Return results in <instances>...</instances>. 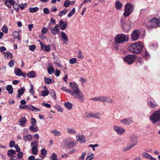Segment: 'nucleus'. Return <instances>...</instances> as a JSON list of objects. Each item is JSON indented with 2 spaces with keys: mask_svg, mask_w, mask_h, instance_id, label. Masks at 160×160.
I'll return each instance as SVG.
<instances>
[{
  "mask_svg": "<svg viewBox=\"0 0 160 160\" xmlns=\"http://www.w3.org/2000/svg\"><path fill=\"white\" fill-rule=\"evenodd\" d=\"M85 116L88 118H94V113L90 112H86L85 113Z\"/></svg>",
  "mask_w": 160,
  "mask_h": 160,
  "instance_id": "obj_28",
  "label": "nucleus"
},
{
  "mask_svg": "<svg viewBox=\"0 0 160 160\" xmlns=\"http://www.w3.org/2000/svg\"><path fill=\"white\" fill-rule=\"evenodd\" d=\"M90 99L92 100L97 102H104L107 101L109 103H113L114 102L113 100L110 99L108 97L105 96H99L92 98Z\"/></svg>",
  "mask_w": 160,
  "mask_h": 160,
  "instance_id": "obj_4",
  "label": "nucleus"
},
{
  "mask_svg": "<svg viewBox=\"0 0 160 160\" xmlns=\"http://www.w3.org/2000/svg\"><path fill=\"white\" fill-rule=\"evenodd\" d=\"M51 132L55 137L61 136L62 135V133L55 129H52L51 131Z\"/></svg>",
  "mask_w": 160,
  "mask_h": 160,
  "instance_id": "obj_20",
  "label": "nucleus"
},
{
  "mask_svg": "<svg viewBox=\"0 0 160 160\" xmlns=\"http://www.w3.org/2000/svg\"><path fill=\"white\" fill-rule=\"evenodd\" d=\"M133 147L131 145L129 146H127L123 148L122 151L123 152H125L128 150H130L131 148H132Z\"/></svg>",
  "mask_w": 160,
  "mask_h": 160,
  "instance_id": "obj_35",
  "label": "nucleus"
},
{
  "mask_svg": "<svg viewBox=\"0 0 160 160\" xmlns=\"http://www.w3.org/2000/svg\"><path fill=\"white\" fill-rule=\"evenodd\" d=\"M70 64H73L77 63V59L75 58H72L69 60Z\"/></svg>",
  "mask_w": 160,
  "mask_h": 160,
  "instance_id": "obj_50",
  "label": "nucleus"
},
{
  "mask_svg": "<svg viewBox=\"0 0 160 160\" xmlns=\"http://www.w3.org/2000/svg\"><path fill=\"white\" fill-rule=\"evenodd\" d=\"M113 129L119 135H121L125 132L124 129L121 126H118L114 125L113 126Z\"/></svg>",
  "mask_w": 160,
  "mask_h": 160,
  "instance_id": "obj_9",
  "label": "nucleus"
},
{
  "mask_svg": "<svg viewBox=\"0 0 160 160\" xmlns=\"http://www.w3.org/2000/svg\"><path fill=\"white\" fill-rule=\"evenodd\" d=\"M15 144V142L13 140H11L9 143V146L11 148H12Z\"/></svg>",
  "mask_w": 160,
  "mask_h": 160,
  "instance_id": "obj_61",
  "label": "nucleus"
},
{
  "mask_svg": "<svg viewBox=\"0 0 160 160\" xmlns=\"http://www.w3.org/2000/svg\"><path fill=\"white\" fill-rule=\"evenodd\" d=\"M23 153L22 152H19L17 154V158L18 160H24L22 158L23 157Z\"/></svg>",
  "mask_w": 160,
  "mask_h": 160,
  "instance_id": "obj_37",
  "label": "nucleus"
},
{
  "mask_svg": "<svg viewBox=\"0 0 160 160\" xmlns=\"http://www.w3.org/2000/svg\"><path fill=\"white\" fill-rule=\"evenodd\" d=\"M45 82L47 84H49L52 82V80L51 79L48 78H44Z\"/></svg>",
  "mask_w": 160,
  "mask_h": 160,
  "instance_id": "obj_46",
  "label": "nucleus"
},
{
  "mask_svg": "<svg viewBox=\"0 0 160 160\" xmlns=\"http://www.w3.org/2000/svg\"><path fill=\"white\" fill-rule=\"evenodd\" d=\"M48 31V29L44 27H43L42 30V34H45Z\"/></svg>",
  "mask_w": 160,
  "mask_h": 160,
  "instance_id": "obj_59",
  "label": "nucleus"
},
{
  "mask_svg": "<svg viewBox=\"0 0 160 160\" xmlns=\"http://www.w3.org/2000/svg\"><path fill=\"white\" fill-rule=\"evenodd\" d=\"M42 105L44 106H45L48 108H50L51 107V105L48 103H45V102H43L42 103Z\"/></svg>",
  "mask_w": 160,
  "mask_h": 160,
  "instance_id": "obj_62",
  "label": "nucleus"
},
{
  "mask_svg": "<svg viewBox=\"0 0 160 160\" xmlns=\"http://www.w3.org/2000/svg\"><path fill=\"white\" fill-rule=\"evenodd\" d=\"M78 57L80 59L82 58L83 56L82 55V52L80 51H79L78 53Z\"/></svg>",
  "mask_w": 160,
  "mask_h": 160,
  "instance_id": "obj_64",
  "label": "nucleus"
},
{
  "mask_svg": "<svg viewBox=\"0 0 160 160\" xmlns=\"http://www.w3.org/2000/svg\"><path fill=\"white\" fill-rule=\"evenodd\" d=\"M3 53L7 58L11 59L12 58V53L9 52H3Z\"/></svg>",
  "mask_w": 160,
  "mask_h": 160,
  "instance_id": "obj_32",
  "label": "nucleus"
},
{
  "mask_svg": "<svg viewBox=\"0 0 160 160\" xmlns=\"http://www.w3.org/2000/svg\"><path fill=\"white\" fill-rule=\"evenodd\" d=\"M148 104L149 106L152 108H154L157 106L156 104L154 103L153 100L151 98L150 99L148 102Z\"/></svg>",
  "mask_w": 160,
  "mask_h": 160,
  "instance_id": "obj_25",
  "label": "nucleus"
},
{
  "mask_svg": "<svg viewBox=\"0 0 160 160\" xmlns=\"http://www.w3.org/2000/svg\"><path fill=\"white\" fill-rule=\"evenodd\" d=\"M67 12V11L65 9H64L63 10L60 12L58 13V16L60 17H62L64 15H65Z\"/></svg>",
  "mask_w": 160,
  "mask_h": 160,
  "instance_id": "obj_38",
  "label": "nucleus"
},
{
  "mask_svg": "<svg viewBox=\"0 0 160 160\" xmlns=\"http://www.w3.org/2000/svg\"><path fill=\"white\" fill-rule=\"evenodd\" d=\"M91 155H90L87 157L86 160H92L94 157V155L92 154Z\"/></svg>",
  "mask_w": 160,
  "mask_h": 160,
  "instance_id": "obj_60",
  "label": "nucleus"
},
{
  "mask_svg": "<svg viewBox=\"0 0 160 160\" xmlns=\"http://www.w3.org/2000/svg\"><path fill=\"white\" fill-rule=\"evenodd\" d=\"M34 125H31L30 126L29 129V130L32 131L33 132H36L38 130V128L37 127H34L33 126Z\"/></svg>",
  "mask_w": 160,
  "mask_h": 160,
  "instance_id": "obj_34",
  "label": "nucleus"
},
{
  "mask_svg": "<svg viewBox=\"0 0 160 160\" xmlns=\"http://www.w3.org/2000/svg\"><path fill=\"white\" fill-rule=\"evenodd\" d=\"M131 25V22L129 21H127L122 24V26L125 30L127 31L130 29Z\"/></svg>",
  "mask_w": 160,
  "mask_h": 160,
  "instance_id": "obj_14",
  "label": "nucleus"
},
{
  "mask_svg": "<svg viewBox=\"0 0 160 160\" xmlns=\"http://www.w3.org/2000/svg\"><path fill=\"white\" fill-rule=\"evenodd\" d=\"M48 72L49 74H52L54 72V70L53 68L52 67H50L48 68Z\"/></svg>",
  "mask_w": 160,
  "mask_h": 160,
  "instance_id": "obj_47",
  "label": "nucleus"
},
{
  "mask_svg": "<svg viewBox=\"0 0 160 160\" xmlns=\"http://www.w3.org/2000/svg\"><path fill=\"white\" fill-rule=\"evenodd\" d=\"M120 122L122 124L128 126L132 123L133 121L132 118H130L122 119L120 120Z\"/></svg>",
  "mask_w": 160,
  "mask_h": 160,
  "instance_id": "obj_13",
  "label": "nucleus"
},
{
  "mask_svg": "<svg viewBox=\"0 0 160 160\" xmlns=\"http://www.w3.org/2000/svg\"><path fill=\"white\" fill-rule=\"evenodd\" d=\"M36 73L33 71H32L29 72L27 76L30 78H34L36 76Z\"/></svg>",
  "mask_w": 160,
  "mask_h": 160,
  "instance_id": "obj_30",
  "label": "nucleus"
},
{
  "mask_svg": "<svg viewBox=\"0 0 160 160\" xmlns=\"http://www.w3.org/2000/svg\"><path fill=\"white\" fill-rule=\"evenodd\" d=\"M61 89L63 91H65L66 92H68L69 94H71V93L72 92V90H69L68 88H67L66 87H62L61 88Z\"/></svg>",
  "mask_w": 160,
  "mask_h": 160,
  "instance_id": "obj_41",
  "label": "nucleus"
},
{
  "mask_svg": "<svg viewBox=\"0 0 160 160\" xmlns=\"http://www.w3.org/2000/svg\"><path fill=\"white\" fill-rule=\"evenodd\" d=\"M48 28L51 31L52 34L54 35L58 34L60 31V29L59 28V25L58 24H56L53 28L48 27Z\"/></svg>",
  "mask_w": 160,
  "mask_h": 160,
  "instance_id": "obj_10",
  "label": "nucleus"
},
{
  "mask_svg": "<svg viewBox=\"0 0 160 160\" xmlns=\"http://www.w3.org/2000/svg\"><path fill=\"white\" fill-rule=\"evenodd\" d=\"M150 119L153 123L160 120V110H157L150 117Z\"/></svg>",
  "mask_w": 160,
  "mask_h": 160,
  "instance_id": "obj_7",
  "label": "nucleus"
},
{
  "mask_svg": "<svg viewBox=\"0 0 160 160\" xmlns=\"http://www.w3.org/2000/svg\"><path fill=\"white\" fill-rule=\"evenodd\" d=\"M31 147L32 148L34 147H36L38 146V142L35 141L34 142H32L31 144Z\"/></svg>",
  "mask_w": 160,
  "mask_h": 160,
  "instance_id": "obj_52",
  "label": "nucleus"
},
{
  "mask_svg": "<svg viewBox=\"0 0 160 160\" xmlns=\"http://www.w3.org/2000/svg\"><path fill=\"white\" fill-rule=\"evenodd\" d=\"M26 109H29L31 111H34L35 112L39 111H40V109H39L34 107L30 105H26Z\"/></svg>",
  "mask_w": 160,
  "mask_h": 160,
  "instance_id": "obj_18",
  "label": "nucleus"
},
{
  "mask_svg": "<svg viewBox=\"0 0 160 160\" xmlns=\"http://www.w3.org/2000/svg\"><path fill=\"white\" fill-rule=\"evenodd\" d=\"M50 158L51 160H57V155L54 152L52 153Z\"/></svg>",
  "mask_w": 160,
  "mask_h": 160,
  "instance_id": "obj_48",
  "label": "nucleus"
},
{
  "mask_svg": "<svg viewBox=\"0 0 160 160\" xmlns=\"http://www.w3.org/2000/svg\"><path fill=\"white\" fill-rule=\"evenodd\" d=\"M36 47L35 45H30L29 46V48L30 50L32 51H34L35 48Z\"/></svg>",
  "mask_w": 160,
  "mask_h": 160,
  "instance_id": "obj_56",
  "label": "nucleus"
},
{
  "mask_svg": "<svg viewBox=\"0 0 160 160\" xmlns=\"http://www.w3.org/2000/svg\"><path fill=\"white\" fill-rule=\"evenodd\" d=\"M70 86L72 90L71 95L74 99H77L82 103L85 101V98L83 92L79 89L78 84L75 82H70Z\"/></svg>",
  "mask_w": 160,
  "mask_h": 160,
  "instance_id": "obj_1",
  "label": "nucleus"
},
{
  "mask_svg": "<svg viewBox=\"0 0 160 160\" xmlns=\"http://www.w3.org/2000/svg\"><path fill=\"white\" fill-rule=\"evenodd\" d=\"M6 89L10 94H12L13 92V89L11 85H8L6 87Z\"/></svg>",
  "mask_w": 160,
  "mask_h": 160,
  "instance_id": "obj_23",
  "label": "nucleus"
},
{
  "mask_svg": "<svg viewBox=\"0 0 160 160\" xmlns=\"http://www.w3.org/2000/svg\"><path fill=\"white\" fill-rule=\"evenodd\" d=\"M2 30L5 33H7L8 32V28L7 26L5 25H4L2 28Z\"/></svg>",
  "mask_w": 160,
  "mask_h": 160,
  "instance_id": "obj_42",
  "label": "nucleus"
},
{
  "mask_svg": "<svg viewBox=\"0 0 160 160\" xmlns=\"http://www.w3.org/2000/svg\"><path fill=\"white\" fill-rule=\"evenodd\" d=\"M13 37L16 38H18L19 41L20 40V38L19 37V33L18 31H15L13 33Z\"/></svg>",
  "mask_w": 160,
  "mask_h": 160,
  "instance_id": "obj_33",
  "label": "nucleus"
},
{
  "mask_svg": "<svg viewBox=\"0 0 160 160\" xmlns=\"http://www.w3.org/2000/svg\"><path fill=\"white\" fill-rule=\"evenodd\" d=\"M75 13V8H73L71 11L68 15V18H69L72 16Z\"/></svg>",
  "mask_w": 160,
  "mask_h": 160,
  "instance_id": "obj_45",
  "label": "nucleus"
},
{
  "mask_svg": "<svg viewBox=\"0 0 160 160\" xmlns=\"http://www.w3.org/2000/svg\"><path fill=\"white\" fill-rule=\"evenodd\" d=\"M137 138L133 136L130 137V144L134 147L137 145Z\"/></svg>",
  "mask_w": 160,
  "mask_h": 160,
  "instance_id": "obj_15",
  "label": "nucleus"
},
{
  "mask_svg": "<svg viewBox=\"0 0 160 160\" xmlns=\"http://www.w3.org/2000/svg\"><path fill=\"white\" fill-rule=\"evenodd\" d=\"M148 22L150 23V25L147 26V28H156L159 25V21L156 18H152Z\"/></svg>",
  "mask_w": 160,
  "mask_h": 160,
  "instance_id": "obj_8",
  "label": "nucleus"
},
{
  "mask_svg": "<svg viewBox=\"0 0 160 160\" xmlns=\"http://www.w3.org/2000/svg\"><path fill=\"white\" fill-rule=\"evenodd\" d=\"M24 88L20 89L18 91V94L17 97L18 98H20L21 95H22L24 92Z\"/></svg>",
  "mask_w": 160,
  "mask_h": 160,
  "instance_id": "obj_26",
  "label": "nucleus"
},
{
  "mask_svg": "<svg viewBox=\"0 0 160 160\" xmlns=\"http://www.w3.org/2000/svg\"><path fill=\"white\" fill-rule=\"evenodd\" d=\"M70 2L68 0H66L64 2V6L66 7H68L70 5Z\"/></svg>",
  "mask_w": 160,
  "mask_h": 160,
  "instance_id": "obj_55",
  "label": "nucleus"
},
{
  "mask_svg": "<svg viewBox=\"0 0 160 160\" xmlns=\"http://www.w3.org/2000/svg\"><path fill=\"white\" fill-rule=\"evenodd\" d=\"M60 36L62 40L63 41L64 43L67 44V42L68 40V38L66 33L63 31H61L60 32Z\"/></svg>",
  "mask_w": 160,
  "mask_h": 160,
  "instance_id": "obj_12",
  "label": "nucleus"
},
{
  "mask_svg": "<svg viewBox=\"0 0 160 160\" xmlns=\"http://www.w3.org/2000/svg\"><path fill=\"white\" fill-rule=\"evenodd\" d=\"M22 74V72L21 70L20 69H17L16 73V75L18 76H21Z\"/></svg>",
  "mask_w": 160,
  "mask_h": 160,
  "instance_id": "obj_49",
  "label": "nucleus"
},
{
  "mask_svg": "<svg viewBox=\"0 0 160 160\" xmlns=\"http://www.w3.org/2000/svg\"><path fill=\"white\" fill-rule=\"evenodd\" d=\"M14 61L13 60H11L8 63V65L10 67H13L14 65Z\"/></svg>",
  "mask_w": 160,
  "mask_h": 160,
  "instance_id": "obj_58",
  "label": "nucleus"
},
{
  "mask_svg": "<svg viewBox=\"0 0 160 160\" xmlns=\"http://www.w3.org/2000/svg\"><path fill=\"white\" fill-rule=\"evenodd\" d=\"M67 129L68 133L69 134L74 135L76 133V132L75 129L73 128H68Z\"/></svg>",
  "mask_w": 160,
  "mask_h": 160,
  "instance_id": "obj_22",
  "label": "nucleus"
},
{
  "mask_svg": "<svg viewBox=\"0 0 160 160\" xmlns=\"http://www.w3.org/2000/svg\"><path fill=\"white\" fill-rule=\"evenodd\" d=\"M136 59V57L135 55H128L123 58V60L126 63L129 64H132Z\"/></svg>",
  "mask_w": 160,
  "mask_h": 160,
  "instance_id": "obj_6",
  "label": "nucleus"
},
{
  "mask_svg": "<svg viewBox=\"0 0 160 160\" xmlns=\"http://www.w3.org/2000/svg\"><path fill=\"white\" fill-rule=\"evenodd\" d=\"M144 45L140 41L131 44L128 47V50L131 52L136 54L140 53L143 48Z\"/></svg>",
  "mask_w": 160,
  "mask_h": 160,
  "instance_id": "obj_2",
  "label": "nucleus"
},
{
  "mask_svg": "<svg viewBox=\"0 0 160 160\" xmlns=\"http://www.w3.org/2000/svg\"><path fill=\"white\" fill-rule=\"evenodd\" d=\"M41 153L42 155H45L47 154V151L44 149H42L41 150Z\"/></svg>",
  "mask_w": 160,
  "mask_h": 160,
  "instance_id": "obj_63",
  "label": "nucleus"
},
{
  "mask_svg": "<svg viewBox=\"0 0 160 160\" xmlns=\"http://www.w3.org/2000/svg\"><path fill=\"white\" fill-rule=\"evenodd\" d=\"M101 114L99 112L97 114L94 113V118H96L100 119L101 118Z\"/></svg>",
  "mask_w": 160,
  "mask_h": 160,
  "instance_id": "obj_51",
  "label": "nucleus"
},
{
  "mask_svg": "<svg viewBox=\"0 0 160 160\" xmlns=\"http://www.w3.org/2000/svg\"><path fill=\"white\" fill-rule=\"evenodd\" d=\"M140 32L138 30L134 31L132 34V39L134 41L137 40L140 36Z\"/></svg>",
  "mask_w": 160,
  "mask_h": 160,
  "instance_id": "obj_11",
  "label": "nucleus"
},
{
  "mask_svg": "<svg viewBox=\"0 0 160 160\" xmlns=\"http://www.w3.org/2000/svg\"><path fill=\"white\" fill-rule=\"evenodd\" d=\"M86 155V152H84L78 158V160H84V157Z\"/></svg>",
  "mask_w": 160,
  "mask_h": 160,
  "instance_id": "obj_43",
  "label": "nucleus"
},
{
  "mask_svg": "<svg viewBox=\"0 0 160 160\" xmlns=\"http://www.w3.org/2000/svg\"><path fill=\"white\" fill-rule=\"evenodd\" d=\"M59 26L61 29L62 30H65L67 26V23L65 22H63L62 20H60L59 22Z\"/></svg>",
  "mask_w": 160,
  "mask_h": 160,
  "instance_id": "obj_16",
  "label": "nucleus"
},
{
  "mask_svg": "<svg viewBox=\"0 0 160 160\" xmlns=\"http://www.w3.org/2000/svg\"><path fill=\"white\" fill-rule=\"evenodd\" d=\"M65 145L66 147L68 148H70L74 146L75 144L73 141L66 140L65 142Z\"/></svg>",
  "mask_w": 160,
  "mask_h": 160,
  "instance_id": "obj_19",
  "label": "nucleus"
},
{
  "mask_svg": "<svg viewBox=\"0 0 160 160\" xmlns=\"http://www.w3.org/2000/svg\"><path fill=\"white\" fill-rule=\"evenodd\" d=\"M143 156L144 157L149 159H150V158H151L152 157V156L151 155H150V154H148L147 153H143Z\"/></svg>",
  "mask_w": 160,
  "mask_h": 160,
  "instance_id": "obj_53",
  "label": "nucleus"
},
{
  "mask_svg": "<svg viewBox=\"0 0 160 160\" xmlns=\"http://www.w3.org/2000/svg\"><path fill=\"white\" fill-rule=\"evenodd\" d=\"M134 5L129 3H127L125 6L124 12L123 15L125 17L128 16L133 11Z\"/></svg>",
  "mask_w": 160,
  "mask_h": 160,
  "instance_id": "obj_5",
  "label": "nucleus"
},
{
  "mask_svg": "<svg viewBox=\"0 0 160 160\" xmlns=\"http://www.w3.org/2000/svg\"><path fill=\"white\" fill-rule=\"evenodd\" d=\"M115 6L117 9H120L122 7V4L118 1H117L115 3Z\"/></svg>",
  "mask_w": 160,
  "mask_h": 160,
  "instance_id": "obj_29",
  "label": "nucleus"
},
{
  "mask_svg": "<svg viewBox=\"0 0 160 160\" xmlns=\"http://www.w3.org/2000/svg\"><path fill=\"white\" fill-rule=\"evenodd\" d=\"M49 93V92L48 90H44L43 91L42 94V96H45L47 95Z\"/></svg>",
  "mask_w": 160,
  "mask_h": 160,
  "instance_id": "obj_57",
  "label": "nucleus"
},
{
  "mask_svg": "<svg viewBox=\"0 0 160 160\" xmlns=\"http://www.w3.org/2000/svg\"><path fill=\"white\" fill-rule=\"evenodd\" d=\"M77 140L81 142H85V137L83 135L78 134L76 136Z\"/></svg>",
  "mask_w": 160,
  "mask_h": 160,
  "instance_id": "obj_17",
  "label": "nucleus"
},
{
  "mask_svg": "<svg viewBox=\"0 0 160 160\" xmlns=\"http://www.w3.org/2000/svg\"><path fill=\"white\" fill-rule=\"evenodd\" d=\"M32 153L34 155H37L38 153V149L37 148V147H32Z\"/></svg>",
  "mask_w": 160,
  "mask_h": 160,
  "instance_id": "obj_36",
  "label": "nucleus"
},
{
  "mask_svg": "<svg viewBox=\"0 0 160 160\" xmlns=\"http://www.w3.org/2000/svg\"><path fill=\"white\" fill-rule=\"evenodd\" d=\"M24 140L25 141L30 140L32 139V136L30 135H28L26 136H23Z\"/></svg>",
  "mask_w": 160,
  "mask_h": 160,
  "instance_id": "obj_39",
  "label": "nucleus"
},
{
  "mask_svg": "<svg viewBox=\"0 0 160 160\" xmlns=\"http://www.w3.org/2000/svg\"><path fill=\"white\" fill-rule=\"evenodd\" d=\"M128 39V37L123 34H118L114 38L116 44L122 43L124 42L127 41Z\"/></svg>",
  "mask_w": 160,
  "mask_h": 160,
  "instance_id": "obj_3",
  "label": "nucleus"
},
{
  "mask_svg": "<svg viewBox=\"0 0 160 160\" xmlns=\"http://www.w3.org/2000/svg\"><path fill=\"white\" fill-rule=\"evenodd\" d=\"M9 3L11 5H13L15 4V2L13 0H6L5 4L6 6H8V3Z\"/></svg>",
  "mask_w": 160,
  "mask_h": 160,
  "instance_id": "obj_40",
  "label": "nucleus"
},
{
  "mask_svg": "<svg viewBox=\"0 0 160 160\" xmlns=\"http://www.w3.org/2000/svg\"><path fill=\"white\" fill-rule=\"evenodd\" d=\"M29 10L31 12L33 13L37 11H38V8L37 7H34L33 8H30Z\"/></svg>",
  "mask_w": 160,
  "mask_h": 160,
  "instance_id": "obj_44",
  "label": "nucleus"
},
{
  "mask_svg": "<svg viewBox=\"0 0 160 160\" xmlns=\"http://www.w3.org/2000/svg\"><path fill=\"white\" fill-rule=\"evenodd\" d=\"M27 120L25 117H21L19 121V123L20 125H22L26 122Z\"/></svg>",
  "mask_w": 160,
  "mask_h": 160,
  "instance_id": "obj_27",
  "label": "nucleus"
},
{
  "mask_svg": "<svg viewBox=\"0 0 160 160\" xmlns=\"http://www.w3.org/2000/svg\"><path fill=\"white\" fill-rule=\"evenodd\" d=\"M16 152L13 149H11L8 150L7 151V155L8 157H11L16 153Z\"/></svg>",
  "mask_w": 160,
  "mask_h": 160,
  "instance_id": "obj_24",
  "label": "nucleus"
},
{
  "mask_svg": "<svg viewBox=\"0 0 160 160\" xmlns=\"http://www.w3.org/2000/svg\"><path fill=\"white\" fill-rule=\"evenodd\" d=\"M98 145L97 144L94 145L90 144H89L88 147H92V150L94 151L95 150V148L96 147H98Z\"/></svg>",
  "mask_w": 160,
  "mask_h": 160,
  "instance_id": "obj_54",
  "label": "nucleus"
},
{
  "mask_svg": "<svg viewBox=\"0 0 160 160\" xmlns=\"http://www.w3.org/2000/svg\"><path fill=\"white\" fill-rule=\"evenodd\" d=\"M42 49L44 50L45 51L48 52L50 50V48L49 45H46L42 42L40 43Z\"/></svg>",
  "mask_w": 160,
  "mask_h": 160,
  "instance_id": "obj_21",
  "label": "nucleus"
},
{
  "mask_svg": "<svg viewBox=\"0 0 160 160\" xmlns=\"http://www.w3.org/2000/svg\"><path fill=\"white\" fill-rule=\"evenodd\" d=\"M64 105L68 109H70L72 107V104L68 102H65Z\"/></svg>",
  "mask_w": 160,
  "mask_h": 160,
  "instance_id": "obj_31",
  "label": "nucleus"
}]
</instances>
